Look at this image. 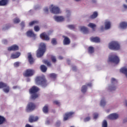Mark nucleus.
Returning a JSON list of instances; mask_svg holds the SVG:
<instances>
[{
    "mask_svg": "<svg viewBox=\"0 0 127 127\" xmlns=\"http://www.w3.org/2000/svg\"><path fill=\"white\" fill-rule=\"evenodd\" d=\"M35 108H36L35 104L32 102H30L27 105L26 111L28 113L29 112H32V111H34V110H35Z\"/></svg>",
    "mask_w": 127,
    "mask_h": 127,
    "instance_id": "423d86ee",
    "label": "nucleus"
},
{
    "mask_svg": "<svg viewBox=\"0 0 127 127\" xmlns=\"http://www.w3.org/2000/svg\"><path fill=\"white\" fill-rule=\"evenodd\" d=\"M39 22L37 20H34L32 22L29 23V26H32V25H35V24H38Z\"/></svg>",
    "mask_w": 127,
    "mask_h": 127,
    "instance_id": "c756f323",
    "label": "nucleus"
},
{
    "mask_svg": "<svg viewBox=\"0 0 127 127\" xmlns=\"http://www.w3.org/2000/svg\"><path fill=\"white\" fill-rule=\"evenodd\" d=\"M38 121V117L31 115L29 118V123H34V122H37Z\"/></svg>",
    "mask_w": 127,
    "mask_h": 127,
    "instance_id": "4468645a",
    "label": "nucleus"
},
{
    "mask_svg": "<svg viewBox=\"0 0 127 127\" xmlns=\"http://www.w3.org/2000/svg\"><path fill=\"white\" fill-rule=\"evenodd\" d=\"M106 29V28L104 27V26H102L100 28V30L101 31H104Z\"/></svg>",
    "mask_w": 127,
    "mask_h": 127,
    "instance_id": "603ef678",
    "label": "nucleus"
},
{
    "mask_svg": "<svg viewBox=\"0 0 127 127\" xmlns=\"http://www.w3.org/2000/svg\"><path fill=\"white\" fill-rule=\"evenodd\" d=\"M42 111L44 114H48V112H49V106L46 104L43 108Z\"/></svg>",
    "mask_w": 127,
    "mask_h": 127,
    "instance_id": "4be33fe9",
    "label": "nucleus"
},
{
    "mask_svg": "<svg viewBox=\"0 0 127 127\" xmlns=\"http://www.w3.org/2000/svg\"><path fill=\"white\" fill-rule=\"evenodd\" d=\"M108 47L111 50L117 51L121 49V45H120V44L118 42L116 41L111 42L109 44Z\"/></svg>",
    "mask_w": 127,
    "mask_h": 127,
    "instance_id": "20e7f679",
    "label": "nucleus"
},
{
    "mask_svg": "<svg viewBox=\"0 0 127 127\" xmlns=\"http://www.w3.org/2000/svg\"><path fill=\"white\" fill-rule=\"evenodd\" d=\"M93 116H94L93 119H98V117H99V115H98V114L97 113H94L93 114Z\"/></svg>",
    "mask_w": 127,
    "mask_h": 127,
    "instance_id": "de8ad7c7",
    "label": "nucleus"
},
{
    "mask_svg": "<svg viewBox=\"0 0 127 127\" xmlns=\"http://www.w3.org/2000/svg\"><path fill=\"white\" fill-rule=\"evenodd\" d=\"M80 30L85 34L89 33V30H88V28L84 26L80 27Z\"/></svg>",
    "mask_w": 127,
    "mask_h": 127,
    "instance_id": "a878e982",
    "label": "nucleus"
},
{
    "mask_svg": "<svg viewBox=\"0 0 127 127\" xmlns=\"http://www.w3.org/2000/svg\"><path fill=\"white\" fill-rule=\"evenodd\" d=\"M67 27L68 28H69V29H74L75 28V25H69L67 26Z\"/></svg>",
    "mask_w": 127,
    "mask_h": 127,
    "instance_id": "c03bdc74",
    "label": "nucleus"
},
{
    "mask_svg": "<svg viewBox=\"0 0 127 127\" xmlns=\"http://www.w3.org/2000/svg\"><path fill=\"white\" fill-rule=\"evenodd\" d=\"M63 38H64L63 40L64 45H69V44L71 43L70 39H69L67 37H66V36H63Z\"/></svg>",
    "mask_w": 127,
    "mask_h": 127,
    "instance_id": "f8f14e48",
    "label": "nucleus"
},
{
    "mask_svg": "<svg viewBox=\"0 0 127 127\" xmlns=\"http://www.w3.org/2000/svg\"><path fill=\"white\" fill-rule=\"evenodd\" d=\"M17 86H15L13 87V89H17Z\"/></svg>",
    "mask_w": 127,
    "mask_h": 127,
    "instance_id": "052dcab7",
    "label": "nucleus"
},
{
    "mask_svg": "<svg viewBox=\"0 0 127 127\" xmlns=\"http://www.w3.org/2000/svg\"><path fill=\"white\" fill-rule=\"evenodd\" d=\"M90 41L91 42H95V43H99L100 42V38L98 37H91Z\"/></svg>",
    "mask_w": 127,
    "mask_h": 127,
    "instance_id": "6ab92c4d",
    "label": "nucleus"
},
{
    "mask_svg": "<svg viewBox=\"0 0 127 127\" xmlns=\"http://www.w3.org/2000/svg\"><path fill=\"white\" fill-rule=\"evenodd\" d=\"M75 1H79L80 0H75Z\"/></svg>",
    "mask_w": 127,
    "mask_h": 127,
    "instance_id": "69168bd1",
    "label": "nucleus"
},
{
    "mask_svg": "<svg viewBox=\"0 0 127 127\" xmlns=\"http://www.w3.org/2000/svg\"><path fill=\"white\" fill-rule=\"evenodd\" d=\"M25 127H32L31 126H30L29 124H27L25 126Z\"/></svg>",
    "mask_w": 127,
    "mask_h": 127,
    "instance_id": "13d9d810",
    "label": "nucleus"
},
{
    "mask_svg": "<svg viewBox=\"0 0 127 127\" xmlns=\"http://www.w3.org/2000/svg\"><path fill=\"white\" fill-rule=\"evenodd\" d=\"M123 6H124V8H125V9H127V5H126V4H124L123 5Z\"/></svg>",
    "mask_w": 127,
    "mask_h": 127,
    "instance_id": "bf43d9fd",
    "label": "nucleus"
},
{
    "mask_svg": "<svg viewBox=\"0 0 127 127\" xmlns=\"http://www.w3.org/2000/svg\"><path fill=\"white\" fill-rule=\"evenodd\" d=\"M53 103L55 104V105H57L58 106H59L60 103L58 101H55L53 102Z\"/></svg>",
    "mask_w": 127,
    "mask_h": 127,
    "instance_id": "09e8293b",
    "label": "nucleus"
},
{
    "mask_svg": "<svg viewBox=\"0 0 127 127\" xmlns=\"http://www.w3.org/2000/svg\"><path fill=\"white\" fill-rule=\"evenodd\" d=\"M108 62L114 63V64H119L120 63V58L116 55H111L109 57Z\"/></svg>",
    "mask_w": 127,
    "mask_h": 127,
    "instance_id": "39448f33",
    "label": "nucleus"
},
{
    "mask_svg": "<svg viewBox=\"0 0 127 127\" xmlns=\"http://www.w3.org/2000/svg\"><path fill=\"white\" fill-rule=\"evenodd\" d=\"M46 52V45L44 43H41L39 46V49L37 50V57L40 58L44 55V53Z\"/></svg>",
    "mask_w": 127,
    "mask_h": 127,
    "instance_id": "f257e3e1",
    "label": "nucleus"
},
{
    "mask_svg": "<svg viewBox=\"0 0 127 127\" xmlns=\"http://www.w3.org/2000/svg\"><path fill=\"white\" fill-rule=\"evenodd\" d=\"M105 24V29H110L111 28V22L106 21Z\"/></svg>",
    "mask_w": 127,
    "mask_h": 127,
    "instance_id": "bb28decb",
    "label": "nucleus"
},
{
    "mask_svg": "<svg viewBox=\"0 0 127 127\" xmlns=\"http://www.w3.org/2000/svg\"><path fill=\"white\" fill-rule=\"evenodd\" d=\"M89 27H91V28H92V29H94L95 27H96V24L90 23L88 25Z\"/></svg>",
    "mask_w": 127,
    "mask_h": 127,
    "instance_id": "e433bc0d",
    "label": "nucleus"
},
{
    "mask_svg": "<svg viewBox=\"0 0 127 127\" xmlns=\"http://www.w3.org/2000/svg\"><path fill=\"white\" fill-rule=\"evenodd\" d=\"M127 119H125L123 120V122L126 123V122H127Z\"/></svg>",
    "mask_w": 127,
    "mask_h": 127,
    "instance_id": "680f3d73",
    "label": "nucleus"
},
{
    "mask_svg": "<svg viewBox=\"0 0 127 127\" xmlns=\"http://www.w3.org/2000/svg\"><path fill=\"white\" fill-rule=\"evenodd\" d=\"M120 72L123 74L125 75L126 77L127 78V68L126 66L123 67L120 69Z\"/></svg>",
    "mask_w": 127,
    "mask_h": 127,
    "instance_id": "aec40b11",
    "label": "nucleus"
},
{
    "mask_svg": "<svg viewBox=\"0 0 127 127\" xmlns=\"http://www.w3.org/2000/svg\"><path fill=\"white\" fill-rule=\"evenodd\" d=\"M90 120H91V118L90 117H88L85 118L84 119V122H89V121H90Z\"/></svg>",
    "mask_w": 127,
    "mask_h": 127,
    "instance_id": "49530a36",
    "label": "nucleus"
},
{
    "mask_svg": "<svg viewBox=\"0 0 127 127\" xmlns=\"http://www.w3.org/2000/svg\"><path fill=\"white\" fill-rule=\"evenodd\" d=\"M81 92L82 93H86L87 92V85H83L81 88Z\"/></svg>",
    "mask_w": 127,
    "mask_h": 127,
    "instance_id": "2f4dec72",
    "label": "nucleus"
},
{
    "mask_svg": "<svg viewBox=\"0 0 127 127\" xmlns=\"http://www.w3.org/2000/svg\"><path fill=\"white\" fill-rule=\"evenodd\" d=\"M96 0H92V2H96Z\"/></svg>",
    "mask_w": 127,
    "mask_h": 127,
    "instance_id": "0e129e2a",
    "label": "nucleus"
},
{
    "mask_svg": "<svg viewBox=\"0 0 127 127\" xmlns=\"http://www.w3.org/2000/svg\"><path fill=\"white\" fill-rule=\"evenodd\" d=\"M28 60L30 64H33V63H34V59L32 57L31 53L28 54Z\"/></svg>",
    "mask_w": 127,
    "mask_h": 127,
    "instance_id": "2eb2a0df",
    "label": "nucleus"
},
{
    "mask_svg": "<svg viewBox=\"0 0 127 127\" xmlns=\"http://www.w3.org/2000/svg\"><path fill=\"white\" fill-rule=\"evenodd\" d=\"M87 86H88V87H92V83H88L87 84Z\"/></svg>",
    "mask_w": 127,
    "mask_h": 127,
    "instance_id": "6e6d98bb",
    "label": "nucleus"
},
{
    "mask_svg": "<svg viewBox=\"0 0 127 127\" xmlns=\"http://www.w3.org/2000/svg\"><path fill=\"white\" fill-rule=\"evenodd\" d=\"M14 67H19V62H16L14 64Z\"/></svg>",
    "mask_w": 127,
    "mask_h": 127,
    "instance_id": "a18cd8bd",
    "label": "nucleus"
},
{
    "mask_svg": "<svg viewBox=\"0 0 127 127\" xmlns=\"http://www.w3.org/2000/svg\"><path fill=\"white\" fill-rule=\"evenodd\" d=\"M66 12H70V11L67 10V11H66Z\"/></svg>",
    "mask_w": 127,
    "mask_h": 127,
    "instance_id": "338daca9",
    "label": "nucleus"
},
{
    "mask_svg": "<svg viewBox=\"0 0 127 127\" xmlns=\"http://www.w3.org/2000/svg\"><path fill=\"white\" fill-rule=\"evenodd\" d=\"M2 88H4L3 89V92H4V93H8V92H9V86H7V84H6V83L0 82V89H1Z\"/></svg>",
    "mask_w": 127,
    "mask_h": 127,
    "instance_id": "6e6552de",
    "label": "nucleus"
},
{
    "mask_svg": "<svg viewBox=\"0 0 127 127\" xmlns=\"http://www.w3.org/2000/svg\"><path fill=\"white\" fill-rule=\"evenodd\" d=\"M19 22H20V20H19V18H15L14 19V23H19Z\"/></svg>",
    "mask_w": 127,
    "mask_h": 127,
    "instance_id": "79ce46f5",
    "label": "nucleus"
},
{
    "mask_svg": "<svg viewBox=\"0 0 127 127\" xmlns=\"http://www.w3.org/2000/svg\"><path fill=\"white\" fill-rule=\"evenodd\" d=\"M52 8H50V11L52 13H54V14H58V13H60V9L59 7L56 6H53L52 4L51 5Z\"/></svg>",
    "mask_w": 127,
    "mask_h": 127,
    "instance_id": "1a4fd4ad",
    "label": "nucleus"
},
{
    "mask_svg": "<svg viewBox=\"0 0 127 127\" xmlns=\"http://www.w3.org/2000/svg\"><path fill=\"white\" fill-rule=\"evenodd\" d=\"M5 123H6V119L3 116L0 115V125H3Z\"/></svg>",
    "mask_w": 127,
    "mask_h": 127,
    "instance_id": "b1692460",
    "label": "nucleus"
},
{
    "mask_svg": "<svg viewBox=\"0 0 127 127\" xmlns=\"http://www.w3.org/2000/svg\"><path fill=\"white\" fill-rule=\"evenodd\" d=\"M49 77L50 78H51V79H55L56 78H57V74H55L54 73H51L49 74Z\"/></svg>",
    "mask_w": 127,
    "mask_h": 127,
    "instance_id": "7c9ffc66",
    "label": "nucleus"
},
{
    "mask_svg": "<svg viewBox=\"0 0 127 127\" xmlns=\"http://www.w3.org/2000/svg\"><path fill=\"white\" fill-rule=\"evenodd\" d=\"M100 106L101 107H105V106H106V101H105V99H102L101 100Z\"/></svg>",
    "mask_w": 127,
    "mask_h": 127,
    "instance_id": "72a5a7b5",
    "label": "nucleus"
},
{
    "mask_svg": "<svg viewBox=\"0 0 127 127\" xmlns=\"http://www.w3.org/2000/svg\"><path fill=\"white\" fill-rule=\"evenodd\" d=\"M45 12H46V13H48L49 9L48 7H46L44 9Z\"/></svg>",
    "mask_w": 127,
    "mask_h": 127,
    "instance_id": "3c124183",
    "label": "nucleus"
},
{
    "mask_svg": "<svg viewBox=\"0 0 127 127\" xmlns=\"http://www.w3.org/2000/svg\"><path fill=\"white\" fill-rule=\"evenodd\" d=\"M54 19L56 21H57V22H60L61 21H64V17L61 16H56L54 17Z\"/></svg>",
    "mask_w": 127,
    "mask_h": 127,
    "instance_id": "a211bd4d",
    "label": "nucleus"
},
{
    "mask_svg": "<svg viewBox=\"0 0 127 127\" xmlns=\"http://www.w3.org/2000/svg\"><path fill=\"white\" fill-rule=\"evenodd\" d=\"M72 70L73 71H77V67H76V66H73L72 67Z\"/></svg>",
    "mask_w": 127,
    "mask_h": 127,
    "instance_id": "5fc2aeb1",
    "label": "nucleus"
},
{
    "mask_svg": "<svg viewBox=\"0 0 127 127\" xmlns=\"http://www.w3.org/2000/svg\"><path fill=\"white\" fill-rule=\"evenodd\" d=\"M12 0L14 1V0Z\"/></svg>",
    "mask_w": 127,
    "mask_h": 127,
    "instance_id": "774afa93",
    "label": "nucleus"
},
{
    "mask_svg": "<svg viewBox=\"0 0 127 127\" xmlns=\"http://www.w3.org/2000/svg\"><path fill=\"white\" fill-rule=\"evenodd\" d=\"M59 59H60V60H62V59H63V57L60 56L59 57Z\"/></svg>",
    "mask_w": 127,
    "mask_h": 127,
    "instance_id": "4d7b16f0",
    "label": "nucleus"
},
{
    "mask_svg": "<svg viewBox=\"0 0 127 127\" xmlns=\"http://www.w3.org/2000/svg\"><path fill=\"white\" fill-rule=\"evenodd\" d=\"M111 83L112 84H116V83H118V80L114 78H112L111 79Z\"/></svg>",
    "mask_w": 127,
    "mask_h": 127,
    "instance_id": "a19ab883",
    "label": "nucleus"
},
{
    "mask_svg": "<svg viewBox=\"0 0 127 127\" xmlns=\"http://www.w3.org/2000/svg\"><path fill=\"white\" fill-rule=\"evenodd\" d=\"M108 118L110 120H117L118 118H119V115H118L117 113H113L112 114H110Z\"/></svg>",
    "mask_w": 127,
    "mask_h": 127,
    "instance_id": "dca6fc26",
    "label": "nucleus"
},
{
    "mask_svg": "<svg viewBox=\"0 0 127 127\" xmlns=\"http://www.w3.org/2000/svg\"><path fill=\"white\" fill-rule=\"evenodd\" d=\"M40 37L41 39H43V40H46V41H48L49 40H50V38H49V36H48V35H47V34L45 32L41 34Z\"/></svg>",
    "mask_w": 127,
    "mask_h": 127,
    "instance_id": "ddd939ff",
    "label": "nucleus"
},
{
    "mask_svg": "<svg viewBox=\"0 0 127 127\" xmlns=\"http://www.w3.org/2000/svg\"><path fill=\"white\" fill-rule=\"evenodd\" d=\"M34 74V70L31 69H26L23 73L24 77H31Z\"/></svg>",
    "mask_w": 127,
    "mask_h": 127,
    "instance_id": "0eeeda50",
    "label": "nucleus"
},
{
    "mask_svg": "<svg viewBox=\"0 0 127 127\" xmlns=\"http://www.w3.org/2000/svg\"><path fill=\"white\" fill-rule=\"evenodd\" d=\"M40 69L42 72H43L44 73L46 72V71H47V67L44 65H41L40 66Z\"/></svg>",
    "mask_w": 127,
    "mask_h": 127,
    "instance_id": "c85d7f7f",
    "label": "nucleus"
},
{
    "mask_svg": "<svg viewBox=\"0 0 127 127\" xmlns=\"http://www.w3.org/2000/svg\"><path fill=\"white\" fill-rule=\"evenodd\" d=\"M8 0H0V6H4L8 3Z\"/></svg>",
    "mask_w": 127,
    "mask_h": 127,
    "instance_id": "412c9836",
    "label": "nucleus"
},
{
    "mask_svg": "<svg viewBox=\"0 0 127 127\" xmlns=\"http://www.w3.org/2000/svg\"><path fill=\"white\" fill-rule=\"evenodd\" d=\"M125 103H126V107H127V100H126Z\"/></svg>",
    "mask_w": 127,
    "mask_h": 127,
    "instance_id": "e2e57ef3",
    "label": "nucleus"
},
{
    "mask_svg": "<svg viewBox=\"0 0 127 127\" xmlns=\"http://www.w3.org/2000/svg\"><path fill=\"white\" fill-rule=\"evenodd\" d=\"M88 52L90 53V54L94 53V47H89L88 48Z\"/></svg>",
    "mask_w": 127,
    "mask_h": 127,
    "instance_id": "f704fd0d",
    "label": "nucleus"
},
{
    "mask_svg": "<svg viewBox=\"0 0 127 127\" xmlns=\"http://www.w3.org/2000/svg\"><path fill=\"white\" fill-rule=\"evenodd\" d=\"M2 42L3 44H7V40H3Z\"/></svg>",
    "mask_w": 127,
    "mask_h": 127,
    "instance_id": "864d4df0",
    "label": "nucleus"
},
{
    "mask_svg": "<svg viewBox=\"0 0 127 127\" xmlns=\"http://www.w3.org/2000/svg\"><path fill=\"white\" fill-rule=\"evenodd\" d=\"M19 49L18 46L16 45H13L8 48V51H17Z\"/></svg>",
    "mask_w": 127,
    "mask_h": 127,
    "instance_id": "9b49d317",
    "label": "nucleus"
},
{
    "mask_svg": "<svg viewBox=\"0 0 127 127\" xmlns=\"http://www.w3.org/2000/svg\"><path fill=\"white\" fill-rule=\"evenodd\" d=\"M51 43L53 44V45H56V44H57V40L56 39L53 38L51 41Z\"/></svg>",
    "mask_w": 127,
    "mask_h": 127,
    "instance_id": "4c0bfd02",
    "label": "nucleus"
},
{
    "mask_svg": "<svg viewBox=\"0 0 127 127\" xmlns=\"http://www.w3.org/2000/svg\"><path fill=\"white\" fill-rule=\"evenodd\" d=\"M35 82L37 85H40L43 88L47 86V80L44 76H37L35 79Z\"/></svg>",
    "mask_w": 127,
    "mask_h": 127,
    "instance_id": "f03ea898",
    "label": "nucleus"
},
{
    "mask_svg": "<svg viewBox=\"0 0 127 127\" xmlns=\"http://www.w3.org/2000/svg\"><path fill=\"white\" fill-rule=\"evenodd\" d=\"M120 26L121 28L126 29V28L127 27V23L126 22H122L120 24Z\"/></svg>",
    "mask_w": 127,
    "mask_h": 127,
    "instance_id": "393cba45",
    "label": "nucleus"
},
{
    "mask_svg": "<svg viewBox=\"0 0 127 127\" xmlns=\"http://www.w3.org/2000/svg\"><path fill=\"white\" fill-rule=\"evenodd\" d=\"M51 59L53 63H56L57 60H56V57L55 56L52 55L51 56Z\"/></svg>",
    "mask_w": 127,
    "mask_h": 127,
    "instance_id": "c9c22d12",
    "label": "nucleus"
},
{
    "mask_svg": "<svg viewBox=\"0 0 127 127\" xmlns=\"http://www.w3.org/2000/svg\"><path fill=\"white\" fill-rule=\"evenodd\" d=\"M34 29L35 31H36L37 32H38L39 30H40V28L38 26H35Z\"/></svg>",
    "mask_w": 127,
    "mask_h": 127,
    "instance_id": "37998d69",
    "label": "nucleus"
},
{
    "mask_svg": "<svg viewBox=\"0 0 127 127\" xmlns=\"http://www.w3.org/2000/svg\"><path fill=\"white\" fill-rule=\"evenodd\" d=\"M20 56V53L16 52L15 53H13L11 55L10 58L11 59H16V58H18Z\"/></svg>",
    "mask_w": 127,
    "mask_h": 127,
    "instance_id": "f3484780",
    "label": "nucleus"
},
{
    "mask_svg": "<svg viewBox=\"0 0 127 127\" xmlns=\"http://www.w3.org/2000/svg\"><path fill=\"white\" fill-rule=\"evenodd\" d=\"M102 127H108V123L106 120H104L102 123Z\"/></svg>",
    "mask_w": 127,
    "mask_h": 127,
    "instance_id": "58836bf2",
    "label": "nucleus"
},
{
    "mask_svg": "<svg viewBox=\"0 0 127 127\" xmlns=\"http://www.w3.org/2000/svg\"><path fill=\"white\" fill-rule=\"evenodd\" d=\"M73 115H74V112H70L65 113L64 115V121L65 122L67 120H69V119H70V118H72V117H73Z\"/></svg>",
    "mask_w": 127,
    "mask_h": 127,
    "instance_id": "9d476101",
    "label": "nucleus"
},
{
    "mask_svg": "<svg viewBox=\"0 0 127 127\" xmlns=\"http://www.w3.org/2000/svg\"><path fill=\"white\" fill-rule=\"evenodd\" d=\"M116 88L115 86H110L109 87V91H115V90H116Z\"/></svg>",
    "mask_w": 127,
    "mask_h": 127,
    "instance_id": "ea45409f",
    "label": "nucleus"
},
{
    "mask_svg": "<svg viewBox=\"0 0 127 127\" xmlns=\"http://www.w3.org/2000/svg\"><path fill=\"white\" fill-rule=\"evenodd\" d=\"M39 91V88L37 86H33L29 90V93L31 95L32 100H35L36 98L38 97L37 92Z\"/></svg>",
    "mask_w": 127,
    "mask_h": 127,
    "instance_id": "7ed1b4c3",
    "label": "nucleus"
},
{
    "mask_svg": "<svg viewBox=\"0 0 127 127\" xmlns=\"http://www.w3.org/2000/svg\"><path fill=\"white\" fill-rule=\"evenodd\" d=\"M27 35L28 36V37H35L36 35L34 33H33V31L30 30L28 31L27 32Z\"/></svg>",
    "mask_w": 127,
    "mask_h": 127,
    "instance_id": "5701e85b",
    "label": "nucleus"
},
{
    "mask_svg": "<svg viewBox=\"0 0 127 127\" xmlns=\"http://www.w3.org/2000/svg\"><path fill=\"white\" fill-rule=\"evenodd\" d=\"M43 63H44V64H46V65H47L48 67H51V63H50L49 61L47 60H44L43 61Z\"/></svg>",
    "mask_w": 127,
    "mask_h": 127,
    "instance_id": "473e14b6",
    "label": "nucleus"
},
{
    "mask_svg": "<svg viewBox=\"0 0 127 127\" xmlns=\"http://www.w3.org/2000/svg\"><path fill=\"white\" fill-rule=\"evenodd\" d=\"M97 16H98V12L94 11L93 14L90 16V18H91V19H94V18H96V17H97Z\"/></svg>",
    "mask_w": 127,
    "mask_h": 127,
    "instance_id": "cd10ccee",
    "label": "nucleus"
},
{
    "mask_svg": "<svg viewBox=\"0 0 127 127\" xmlns=\"http://www.w3.org/2000/svg\"><path fill=\"white\" fill-rule=\"evenodd\" d=\"M20 25H21V27L22 28H23V27H24V26H25L24 22H23V21L21 22V23H20Z\"/></svg>",
    "mask_w": 127,
    "mask_h": 127,
    "instance_id": "8fccbe9b",
    "label": "nucleus"
}]
</instances>
